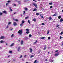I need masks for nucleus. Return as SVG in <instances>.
<instances>
[{
    "mask_svg": "<svg viewBox=\"0 0 63 63\" xmlns=\"http://www.w3.org/2000/svg\"><path fill=\"white\" fill-rule=\"evenodd\" d=\"M22 30H19L18 32V33L20 35H21V34H22Z\"/></svg>",
    "mask_w": 63,
    "mask_h": 63,
    "instance_id": "obj_1",
    "label": "nucleus"
},
{
    "mask_svg": "<svg viewBox=\"0 0 63 63\" xmlns=\"http://www.w3.org/2000/svg\"><path fill=\"white\" fill-rule=\"evenodd\" d=\"M17 50L18 52H20L21 51V49H20V47H19L17 49Z\"/></svg>",
    "mask_w": 63,
    "mask_h": 63,
    "instance_id": "obj_2",
    "label": "nucleus"
},
{
    "mask_svg": "<svg viewBox=\"0 0 63 63\" xmlns=\"http://www.w3.org/2000/svg\"><path fill=\"white\" fill-rule=\"evenodd\" d=\"M26 31H27L26 32V33L27 34H28L29 33V29H26Z\"/></svg>",
    "mask_w": 63,
    "mask_h": 63,
    "instance_id": "obj_3",
    "label": "nucleus"
},
{
    "mask_svg": "<svg viewBox=\"0 0 63 63\" xmlns=\"http://www.w3.org/2000/svg\"><path fill=\"white\" fill-rule=\"evenodd\" d=\"M5 38V36H2L0 37V39H4Z\"/></svg>",
    "mask_w": 63,
    "mask_h": 63,
    "instance_id": "obj_4",
    "label": "nucleus"
},
{
    "mask_svg": "<svg viewBox=\"0 0 63 63\" xmlns=\"http://www.w3.org/2000/svg\"><path fill=\"white\" fill-rule=\"evenodd\" d=\"M33 6H34L36 8H37L38 7H37V5L36 3H33Z\"/></svg>",
    "mask_w": 63,
    "mask_h": 63,
    "instance_id": "obj_5",
    "label": "nucleus"
},
{
    "mask_svg": "<svg viewBox=\"0 0 63 63\" xmlns=\"http://www.w3.org/2000/svg\"><path fill=\"white\" fill-rule=\"evenodd\" d=\"M13 25L14 26H16V25H17V24L16 22H14L13 23Z\"/></svg>",
    "mask_w": 63,
    "mask_h": 63,
    "instance_id": "obj_6",
    "label": "nucleus"
},
{
    "mask_svg": "<svg viewBox=\"0 0 63 63\" xmlns=\"http://www.w3.org/2000/svg\"><path fill=\"white\" fill-rule=\"evenodd\" d=\"M14 45H15V44L14 43H13L11 44L10 46L11 47H13V46H14Z\"/></svg>",
    "mask_w": 63,
    "mask_h": 63,
    "instance_id": "obj_7",
    "label": "nucleus"
},
{
    "mask_svg": "<svg viewBox=\"0 0 63 63\" xmlns=\"http://www.w3.org/2000/svg\"><path fill=\"white\" fill-rule=\"evenodd\" d=\"M59 54V53L58 52L56 53L55 54V56H57Z\"/></svg>",
    "mask_w": 63,
    "mask_h": 63,
    "instance_id": "obj_8",
    "label": "nucleus"
},
{
    "mask_svg": "<svg viewBox=\"0 0 63 63\" xmlns=\"http://www.w3.org/2000/svg\"><path fill=\"white\" fill-rule=\"evenodd\" d=\"M57 15V13H55L52 16H56Z\"/></svg>",
    "mask_w": 63,
    "mask_h": 63,
    "instance_id": "obj_9",
    "label": "nucleus"
},
{
    "mask_svg": "<svg viewBox=\"0 0 63 63\" xmlns=\"http://www.w3.org/2000/svg\"><path fill=\"white\" fill-rule=\"evenodd\" d=\"M30 51L31 53H32V51H33V50L31 48L30 49Z\"/></svg>",
    "mask_w": 63,
    "mask_h": 63,
    "instance_id": "obj_10",
    "label": "nucleus"
},
{
    "mask_svg": "<svg viewBox=\"0 0 63 63\" xmlns=\"http://www.w3.org/2000/svg\"><path fill=\"white\" fill-rule=\"evenodd\" d=\"M47 48V46H46V45H45L44 46V47L43 48L44 50H45Z\"/></svg>",
    "mask_w": 63,
    "mask_h": 63,
    "instance_id": "obj_11",
    "label": "nucleus"
},
{
    "mask_svg": "<svg viewBox=\"0 0 63 63\" xmlns=\"http://www.w3.org/2000/svg\"><path fill=\"white\" fill-rule=\"evenodd\" d=\"M48 19H49L50 20H52V18H51V17L50 16L48 17Z\"/></svg>",
    "mask_w": 63,
    "mask_h": 63,
    "instance_id": "obj_12",
    "label": "nucleus"
},
{
    "mask_svg": "<svg viewBox=\"0 0 63 63\" xmlns=\"http://www.w3.org/2000/svg\"><path fill=\"white\" fill-rule=\"evenodd\" d=\"M17 2L19 4H20L21 3V1H17Z\"/></svg>",
    "mask_w": 63,
    "mask_h": 63,
    "instance_id": "obj_13",
    "label": "nucleus"
},
{
    "mask_svg": "<svg viewBox=\"0 0 63 63\" xmlns=\"http://www.w3.org/2000/svg\"><path fill=\"white\" fill-rule=\"evenodd\" d=\"M23 41L21 40V45H23Z\"/></svg>",
    "mask_w": 63,
    "mask_h": 63,
    "instance_id": "obj_14",
    "label": "nucleus"
},
{
    "mask_svg": "<svg viewBox=\"0 0 63 63\" xmlns=\"http://www.w3.org/2000/svg\"><path fill=\"white\" fill-rule=\"evenodd\" d=\"M9 8L10 9V10L11 12H12V11H13V10H12V9H11V7H9Z\"/></svg>",
    "mask_w": 63,
    "mask_h": 63,
    "instance_id": "obj_15",
    "label": "nucleus"
},
{
    "mask_svg": "<svg viewBox=\"0 0 63 63\" xmlns=\"http://www.w3.org/2000/svg\"><path fill=\"white\" fill-rule=\"evenodd\" d=\"M37 11V10L36 8H35L33 10V11H34H34Z\"/></svg>",
    "mask_w": 63,
    "mask_h": 63,
    "instance_id": "obj_16",
    "label": "nucleus"
},
{
    "mask_svg": "<svg viewBox=\"0 0 63 63\" xmlns=\"http://www.w3.org/2000/svg\"><path fill=\"white\" fill-rule=\"evenodd\" d=\"M34 56H35L34 55H31L30 57L31 58H32V57H34Z\"/></svg>",
    "mask_w": 63,
    "mask_h": 63,
    "instance_id": "obj_17",
    "label": "nucleus"
},
{
    "mask_svg": "<svg viewBox=\"0 0 63 63\" xmlns=\"http://www.w3.org/2000/svg\"><path fill=\"white\" fill-rule=\"evenodd\" d=\"M50 61L51 62H53V59H52V60H50Z\"/></svg>",
    "mask_w": 63,
    "mask_h": 63,
    "instance_id": "obj_18",
    "label": "nucleus"
},
{
    "mask_svg": "<svg viewBox=\"0 0 63 63\" xmlns=\"http://www.w3.org/2000/svg\"><path fill=\"white\" fill-rule=\"evenodd\" d=\"M36 16H38V15H40V14H39V13H37L36 14Z\"/></svg>",
    "mask_w": 63,
    "mask_h": 63,
    "instance_id": "obj_19",
    "label": "nucleus"
},
{
    "mask_svg": "<svg viewBox=\"0 0 63 63\" xmlns=\"http://www.w3.org/2000/svg\"><path fill=\"white\" fill-rule=\"evenodd\" d=\"M37 60H35V61H34V63H37V62H37Z\"/></svg>",
    "mask_w": 63,
    "mask_h": 63,
    "instance_id": "obj_20",
    "label": "nucleus"
},
{
    "mask_svg": "<svg viewBox=\"0 0 63 63\" xmlns=\"http://www.w3.org/2000/svg\"><path fill=\"white\" fill-rule=\"evenodd\" d=\"M29 18V16H27V17H26L25 18V19H28Z\"/></svg>",
    "mask_w": 63,
    "mask_h": 63,
    "instance_id": "obj_21",
    "label": "nucleus"
},
{
    "mask_svg": "<svg viewBox=\"0 0 63 63\" xmlns=\"http://www.w3.org/2000/svg\"><path fill=\"white\" fill-rule=\"evenodd\" d=\"M0 42L1 43H4V41L3 40H1L0 41Z\"/></svg>",
    "mask_w": 63,
    "mask_h": 63,
    "instance_id": "obj_22",
    "label": "nucleus"
},
{
    "mask_svg": "<svg viewBox=\"0 0 63 63\" xmlns=\"http://www.w3.org/2000/svg\"><path fill=\"white\" fill-rule=\"evenodd\" d=\"M3 13H4V14H6L7 13L6 11H3Z\"/></svg>",
    "mask_w": 63,
    "mask_h": 63,
    "instance_id": "obj_23",
    "label": "nucleus"
},
{
    "mask_svg": "<svg viewBox=\"0 0 63 63\" xmlns=\"http://www.w3.org/2000/svg\"><path fill=\"white\" fill-rule=\"evenodd\" d=\"M11 24V22H9L8 23V25H10V24Z\"/></svg>",
    "mask_w": 63,
    "mask_h": 63,
    "instance_id": "obj_24",
    "label": "nucleus"
},
{
    "mask_svg": "<svg viewBox=\"0 0 63 63\" xmlns=\"http://www.w3.org/2000/svg\"><path fill=\"white\" fill-rule=\"evenodd\" d=\"M25 22L23 20L22 22V23L23 24V23H24Z\"/></svg>",
    "mask_w": 63,
    "mask_h": 63,
    "instance_id": "obj_25",
    "label": "nucleus"
},
{
    "mask_svg": "<svg viewBox=\"0 0 63 63\" xmlns=\"http://www.w3.org/2000/svg\"><path fill=\"white\" fill-rule=\"evenodd\" d=\"M31 36H32V35H31V34H30L29 35V38H30V37H31Z\"/></svg>",
    "mask_w": 63,
    "mask_h": 63,
    "instance_id": "obj_26",
    "label": "nucleus"
},
{
    "mask_svg": "<svg viewBox=\"0 0 63 63\" xmlns=\"http://www.w3.org/2000/svg\"><path fill=\"white\" fill-rule=\"evenodd\" d=\"M23 26V24L21 23L20 24V26Z\"/></svg>",
    "mask_w": 63,
    "mask_h": 63,
    "instance_id": "obj_27",
    "label": "nucleus"
},
{
    "mask_svg": "<svg viewBox=\"0 0 63 63\" xmlns=\"http://www.w3.org/2000/svg\"><path fill=\"white\" fill-rule=\"evenodd\" d=\"M61 16H59L58 17V18H59V19H60V18H61Z\"/></svg>",
    "mask_w": 63,
    "mask_h": 63,
    "instance_id": "obj_28",
    "label": "nucleus"
},
{
    "mask_svg": "<svg viewBox=\"0 0 63 63\" xmlns=\"http://www.w3.org/2000/svg\"><path fill=\"white\" fill-rule=\"evenodd\" d=\"M25 9L26 11H27L28 10V9L27 8H25Z\"/></svg>",
    "mask_w": 63,
    "mask_h": 63,
    "instance_id": "obj_29",
    "label": "nucleus"
},
{
    "mask_svg": "<svg viewBox=\"0 0 63 63\" xmlns=\"http://www.w3.org/2000/svg\"><path fill=\"white\" fill-rule=\"evenodd\" d=\"M37 41H38V40H37L36 42H35L34 43V44H36V43H37Z\"/></svg>",
    "mask_w": 63,
    "mask_h": 63,
    "instance_id": "obj_30",
    "label": "nucleus"
},
{
    "mask_svg": "<svg viewBox=\"0 0 63 63\" xmlns=\"http://www.w3.org/2000/svg\"><path fill=\"white\" fill-rule=\"evenodd\" d=\"M9 53H12V51H10L9 52Z\"/></svg>",
    "mask_w": 63,
    "mask_h": 63,
    "instance_id": "obj_31",
    "label": "nucleus"
},
{
    "mask_svg": "<svg viewBox=\"0 0 63 63\" xmlns=\"http://www.w3.org/2000/svg\"><path fill=\"white\" fill-rule=\"evenodd\" d=\"M49 5H52V2L49 3Z\"/></svg>",
    "mask_w": 63,
    "mask_h": 63,
    "instance_id": "obj_32",
    "label": "nucleus"
},
{
    "mask_svg": "<svg viewBox=\"0 0 63 63\" xmlns=\"http://www.w3.org/2000/svg\"><path fill=\"white\" fill-rule=\"evenodd\" d=\"M25 11H24L23 15H25Z\"/></svg>",
    "mask_w": 63,
    "mask_h": 63,
    "instance_id": "obj_33",
    "label": "nucleus"
},
{
    "mask_svg": "<svg viewBox=\"0 0 63 63\" xmlns=\"http://www.w3.org/2000/svg\"><path fill=\"white\" fill-rule=\"evenodd\" d=\"M33 20L34 21H36V19L35 18H34L33 19Z\"/></svg>",
    "mask_w": 63,
    "mask_h": 63,
    "instance_id": "obj_34",
    "label": "nucleus"
},
{
    "mask_svg": "<svg viewBox=\"0 0 63 63\" xmlns=\"http://www.w3.org/2000/svg\"><path fill=\"white\" fill-rule=\"evenodd\" d=\"M22 55H20V56L19 58H22Z\"/></svg>",
    "mask_w": 63,
    "mask_h": 63,
    "instance_id": "obj_35",
    "label": "nucleus"
},
{
    "mask_svg": "<svg viewBox=\"0 0 63 63\" xmlns=\"http://www.w3.org/2000/svg\"><path fill=\"white\" fill-rule=\"evenodd\" d=\"M14 20H15V21H18V20H17V19H15Z\"/></svg>",
    "mask_w": 63,
    "mask_h": 63,
    "instance_id": "obj_36",
    "label": "nucleus"
},
{
    "mask_svg": "<svg viewBox=\"0 0 63 63\" xmlns=\"http://www.w3.org/2000/svg\"><path fill=\"white\" fill-rule=\"evenodd\" d=\"M63 34V32H62L61 33V35H62V34Z\"/></svg>",
    "mask_w": 63,
    "mask_h": 63,
    "instance_id": "obj_37",
    "label": "nucleus"
},
{
    "mask_svg": "<svg viewBox=\"0 0 63 63\" xmlns=\"http://www.w3.org/2000/svg\"><path fill=\"white\" fill-rule=\"evenodd\" d=\"M28 23H29V24H30V21L29 20H28Z\"/></svg>",
    "mask_w": 63,
    "mask_h": 63,
    "instance_id": "obj_38",
    "label": "nucleus"
},
{
    "mask_svg": "<svg viewBox=\"0 0 63 63\" xmlns=\"http://www.w3.org/2000/svg\"><path fill=\"white\" fill-rule=\"evenodd\" d=\"M59 26V25L57 24L56 26V27L57 28Z\"/></svg>",
    "mask_w": 63,
    "mask_h": 63,
    "instance_id": "obj_39",
    "label": "nucleus"
},
{
    "mask_svg": "<svg viewBox=\"0 0 63 63\" xmlns=\"http://www.w3.org/2000/svg\"><path fill=\"white\" fill-rule=\"evenodd\" d=\"M24 1L25 2H27V0H24Z\"/></svg>",
    "mask_w": 63,
    "mask_h": 63,
    "instance_id": "obj_40",
    "label": "nucleus"
},
{
    "mask_svg": "<svg viewBox=\"0 0 63 63\" xmlns=\"http://www.w3.org/2000/svg\"><path fill=\"white\" fill-rule=\"evenodd\" d=\"M11 2V1L10 0H8V1H7V2L8 3H10V2Z\"/></svg>",
    "mask_w": 63,
    "mask_h": 63,
    "instance_id": "obj_41",
    "label": "nucleus"
},
{
    "mask_svg": "<svg viewBox=\"0 0 63 63\" xmlns=\"http://www.w3.org/2000/svg\"><path fill=\"white\" fill-rule=\"evenodd\" d=\"M2 13H0V15L1 16V15H2Z\"/></svg>",
    "mask_w": 63,
    "mask_h": 63,
    "instance_id": "obj_42",
    "label": "nucleus"
},
{
    "mask_svg": "<svg viewBox=\"0 0 63 63\" xmlns=\"http://www.w3.org/2000/svg\"><path fill=\"white\" fill-rule=\"evenodd\" d=\"M52 8V6H51L50 7V9H51Z\"/></svg>",
    "mask_w": 63,
    "mask_h": 63,
    "instance_id": "obj_43",
    "label": "nucleus"
},
{
    "mask_svg": "<svg viewBox=\"0 0 63 63\" xmlns=\"http://www.w3.org/2000/svg\"><path fill=\"white\" fill-rule=\"evenodd\" d=\"M13 36H14V34H12L11 35V37H13Z\"/></svg>",
    "mask_w": 63,
    "mask_h": 63,
    "instance_id": "obj_44",
    "label": "nucleus"
},
{
    "mask_svg": "<svg viewBox=\"0 0 63 63\" xmlns=\"http://www.w3.org/2000/svg\"><path fill=\"white\" fill-rule=\"evenodd\" d=\"M8 5H9V3H6V6H8Z\"/></svg>",
    "mask_w": 63,
    "mask_h": 63,
    "instance_id": "obj_45",
    "label": "nucleus"
},
{
    "mask_svg": "<svg viewBox=\"0 0 63 63\" xmlns=\"http://www.w3.org/2000/svg\"><path fill=\"white\" fill-rule=\"evenodd\" d=\"M45 37H42V39H45Z\"/></svg>",
    "mask_w": 63,
    "mask_h": 63,
    "instance_id": "obj_46",
    "label": "nucleus"
},
{
    "mask_svg": "<svg viewBox=\"0 0 63 63\" xmlns=\"http://www.w3.org/2000/svg\"><path fill=\"white\" fill-rule=\"evenodd\" d=\"M26 56V55H25L24 56V57L25 58Z\"/></svg>",
    "mask_w": 63,
    "mask_h": 63,
    "instance_id": "obj_47",
    "label": "nucleus"
},
{
    "mask_svg": "<svg viewBox=\"0 0 63 63\" xmlns=\"http://www.w3.org/2000/svg\"><path fill=\"white\" fill-rule=\"evenodd\" d=\"M47 34H49V31H48L47 32Z\"/></svg>",
    "mask_w": 63,
    "mask_h": 63,
    "instance_id": "obj_48",
    "label": "nucleus"
},
{
    "mask_svg": "<svg viewBox=\"0 0 63 63\" xmlns=\"http://www.w3.org/2000/svg\"><path fill=\"white\" fill-rule=\"evenodd\" d=\"M60 39H62V38L61 37V36H60Z\"/></svg>",
    "mask_w": 63,
    "mask_h": 63,
    "instance_id": "obj_49",
    "label": "nucleus"
},
{
    "mask_svg": "<svg viewBox=\"0 0 63 63\" xmlns=\"http://www.w3.org/2000/svg\"><path fill=\"white\" fill-rule=\"evenodd\" d=\"M41 17H42V18H44V17L43 16H41Z\"/></svg>",
    "mask_w": 63,
    "mask_h": 63,
    "instance_id": "obj_50",
    "label": "nucleus"
},
{
    "mask_svg": "<svg viewBox=\"0 0 63 63\" xmlns=\"http://www.w3.org/2000/svg\"><path fill=\"white\" fill-rule=\"evenodd\" d=\"M58 51V50H56L55 51V52H57Z\"/></svg>",
    "mask_w": 63,
    "mask_h": 63,
    "instance_id": "obj_51",
    "label": "nucleus"
},
{
    "mask_svg": "<svg viewBox=\"0 0 63 63\" xmlns=\"http://www.w3.org/2000/svg\"><path fill=\"white\" fill-rule=\"evenodd\" d=\"M8 28V25H7L6 27V28Z\"/></svg>",
    "mask_w": 63,
    "mask_h": 63,
    "instance_id": "obj_52",
    "label": "nucleus"
},
{
    "mask_svg": "<svg viewBox=\"0 0 63 63\" xmlns=\"http://www.w3.org/2000/svg\"><path fill=\"white\" fill-rule=\"evenodd\" d=\"M14 6H16V4H14Z\"/></svg>",
    "mask_w": 63,
    "mask_h": 63,
    "instance_id": "obj_53",
    "label": "nucleus"
},
{
    "mask_svg": "<svg viewBox=\"0 0 63 63\" xmlns=\"http://www.w3.org/2000/svg\"><path fill=\"white\" fill-rule=\"evenodd\" d=\"M48 40H49V39H50V37H49L48 38Z\"/></svg>",
    "mask_w": 63,
    "mask_h": 63,
    "instance_id": "obj_54",
    "label": "nucleus"
},
{
    "mask_svg": "<svg viewBox=\"0 0 63 63\" xmlns=\"http://www.w3.org/2000/svg\"><path fill=\"white\" fill-rule=\"evenodd\" d=\"M42 25H45V24H44V23H42Z\"/></svg>",
    "mask_w": 63,
    "mask_h": 63,
    "instance_id": "obj_55",
    "label": "nucleus"
},
{
    "mask_svg": "<svg viewBox=\"0 0 63 63\" xmlns=\"http://www.w3.org/2000/svg\"><path fill=\"white\" fill-rule=\"evenodd\" d=\"M45 61H47V59H46L45 60Z\"/></svg>",
    "mask_w": 63,
    "mask_h": 63,
    "instance_id": "obj_56",
    "label": "nucleus"
},
{
    "mask_svg": "<svg viewBox=\"0 0 63 63\" xmlns=\"http://www.w3.org/2000/svg\"><path fill=\"white\" fill-rule=\"evenodd\" d=\"M13 28H12L11 29V30L12 31V30H13Z\"/></svg>",
    "mask_w": 63,
    "mask_h": 63,
    "instance_id": "obj_57",
    "label": "nucleus"
},
{
    "mask_svg": "<svg viewBox=\"0 0 63 63\" xmlns=\"http://www.w3.org/2000/svg\"><path fill=\"white\" fill-rule=\"evenodd\" d=\"M16 14V13H14V15H15V14Z\"/></svg>",
    "mask_w": 63,
    "mask_h": 63,
    "instance_id": "obj_58",
    "label": "nucleus"
},
{
    "mask_svg": "<svg viewBox=\"0 0 63 63\" xmlns=\"http://www.w3.org/2000/svg\"><path fill=\"white\" fill-rule=\"evenodd\" d=\"M49 53V52H48V54H48V53Z\"/></svg>",
    "mask_w": 63,
    "mask_h": 63,
    "instance_id": "obj_59",
    "label": "nucleus"
},
{
    "mask_svg": "<svg viewBox=\"0 0 63 63\" xmlns=\"http://www.w3.org/2000/svg\"><path fill=\"white\" fill-rule=\"evenodd\" d=\"M63 10H62V13H63Z\"/></svg>",
    "mask_w": 63,
    "mask_h": 63,
    "instance_id": "obj_60",
    "label": "nucleus"
},
{
    "mask_svg": "<svg viewBox=\"0 0 63 63\" xmlns=\"http://www.w3.org/2000/svg\"><path fill=\"white\" fill-rule=\"evenodd\" d=\"M20 16H22V15H21V14L20 15Z\"/></svg>",
    "mask_w": 63,
    "mask_h": 63,
    "instance_id": "obj_61",
    "label": "nucleus"
},
{
    "mask_svg": "<svg viewBox=\"0 0 63 63\" xmlns=\"http://www.w3.org/2000/svg\"><path fill=\"white\" fill-rule=\"evenodd\" d=\"M62 46L63 45V42L62 43Z\"/></svg>",
    "mask_w": 63,
    "mask_h": 63,
    "instance_id": "obj_62",
    "label": "nucleus"
},
{
    "mask_svg": "<svg viewBox=\"0 0 63 63\" xmlns=\"http://www.w3.org/2000/svg\"><path fill=\"white\" fill-rule=\"evenodd\" d=\"M10 55L8 56V57H10Z\"/></svg>",
    "mask_w": 63,
    "mask_h": 63,
    "instance_id": "obj_63",
    "label": "nucleus"
},
{
    "mask_svg": "<svg viewBox=\"0 0 63 63\" xmlns=\"http://www.w3.org/2000/svg\"><path fill=\"white\" fill-rule=\"evenodd\" d=\"M8 45V44L7 43H6V45Z\"/></svg>",
    "mask_w": 63,
    "mask_h": 63,
    "instance_id": "obj_64",
    "label": "nucleus"
}]
</instances>
